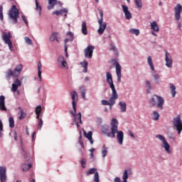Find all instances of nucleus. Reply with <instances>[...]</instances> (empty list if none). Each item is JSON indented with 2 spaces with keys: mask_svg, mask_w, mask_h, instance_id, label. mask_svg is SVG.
<instances>
[{
  "mask_svg": "<svg viewBox=\"0 0 182 182\" xmlns=\"http://www.w3.org/2000/svg\"><path fill=\"white\" fill-rule=\"evenodd\" d=\"M110 124L111 127L108 124H102L101 126V133L109 139H114L116 132H117V124H119L117 119L113 118ZM109 130L110 132H109Z\"/></svg>",
  "mask_w": 182,
  "mask_h": 182,
  "instance_id": "1",
  "label": "nucleus"
},
{
  "mask_svg": "<svg viewBox=\"0 0 182 182\" xmlns=\"http://www.w3.org/2000/svg\"><path fill=\"white\" fill-rule=\"evenodd\" d=\"M9 21L13 24L15 25L18 23V18H19V10L16 8V6L13 5L9 9Z\"/></svg>",
  "mask_w": 182,
  "mask_h": 182,
  "instance_id": "2",
  "label": "nucleus"
},
{
  "mask_svg": "<svg viewBox=\"0 0 182 182\" xmlns=\"http://www.w3.org/2000/svg\"><path fill=\"white\" fill-rule=\"evenodd\" d=\"M149 105H151V107H154V106H157L158 109L160 110H163V106L164 105V99L159 95H154L149 100Z\"/></svg>",
  "mask_w": 182,
  "mask_h": 182,
  "instance_id": "3",
  "label": "nucleus"
},
{
  "mask_svg": "<svg viewBox=\"0 0 182 182\" xmlns=\"http://www.w3.org/2000/svg\"><path fill=\"white\" fill-rule=\"evenodd\" d=\"M2 41L4 42L5 45H8L9 49L11 52H14V44L12 43V41H11V38H12V34L11 32H2L1 35Z\"/></svg>",
  "mask_w": 182,
  "mask_h": 182,
  "instance_id": "4",
  "label": "nucleus"
},
{
  "mask_svg": "<svg viewBox=\"0 0 182 182\" xmlns=\"http://www.w3.org/2000/svg\"><path fill=\"white\" fill-rule=\"evenodd\" d=\"M99 12L100 18L98 19V23L100 26L97 30V32L100 35H103V33L105 32V30L106 29V26H107V24L106 23V22H103V10H99Z\"/></svg>",
  "mask_w": 182,
  "mask_h": 182,
  "instance_id": "5",
  "label": "nucleus"
},
{
  "mask_svg": "<svg viewBox=\"0 0 182 182\" xmlns=\"http://www.w3.org/2000/svg\"><path fill=\"white\" fill-rule=\"evenodd\" d=\"M106 79L107 83L109 85V87L112 90V95H117V91H116V87L114 83H113V77L112 76V73H106Z\"/></svg>",
  "mask_w": 182,
  "mask_h": 182,
  "instance_id": "6",
  "label": "nucleus"
},
{
  "mask_svg": "<svg viewBox=\"0 0 182 182\" xmlns=\"http://www.w3.org/2000/svg\"><path fill=\"white\" fill-rule=\"evenodd\" d=\"M156 138L162 141V147L164 148V150L168 154H170V153H171V151H170V144L167 142L166 137L161 134H157L156 135Z\"/></svg>",
  "mask_w": 182,
  "mask_h": 182,
  "instance_id": "7",
  "label": "nucleus"
},
{
  "mask_svg": "<svg viewBox=\"0 0 182 182\" xmlns=\"http://www.w3.org/2000/svg\"><path fill=\"white\" fill-rule=\"evenodd\" d=\"M172 123L173 127H176L178 134H181L182 132V121L180 115L173 119Z\"/></svg>",
  "mask_w": 182,
  "mask_h": 182,
  "instance_id": "8",
  "label": "nucleus"
},
{
  "mask_svg": "<svg viewBox=\"0 0 182 182\" xmlns=\"http://www.w3.org/2000/svg\"><path fill=\"white\" fill-rule=\"evenodd\" d=\"M57 66L60 68V69H69V65H68V63L65 60L63 55L58 56L57 59Z\"/></svg>",
  "mask_w": 182,
  "mask_h": 182,
  "instance_id": "9",
  "label": "nucleus"
},
{
  "mask_svg": "<svg viewBox=\"0 0 182 182\" xmlns=\"http://www.w3.org/2000/svg\"><path fill=\"white\" fill-rule=\"evenodd\" d=\"M72 106L73 109H75L76 106H77V102L79 101V96L77 95V92L73 90L70 92Z\"/></svg>",
  "mask_w": 182,
  "mask_h": 182,
  "instance_id": "10",
  "label": "nucleus"
},
{
  "mask_svg": "<svg viewBox=\"0 0 182 182\" xmlns=\"http://www.w3.org/2000/svg\"><path fill=\"white\" fill-rule=\"evenodd\" d=\"M93 50H95V46H88L85 48V58H86V59H92L93 56Z\"/></svg>",
  "mask_w": 182,
  "mask_h": 182,
  "instance_id": "11",
  "label": "nucleus"
},
{
  "mask_svg": "<svg viewBox=\"0 0 182 182\" xmlns=\"http://www.w3.org/2000/svg\"><path fill=\"white\" fill-rule=\"evenodd\" d=\"M115 69H116V74L117 76V82L120 83L122 82V66L119 62H115Z\"/></svg>",
  "mask_w": 182,
  "mask_h": 182,
  "instance_id": "12",
  "label": "nucleus"
},
{
  "mask_svg": "<svg viewBox=\"0 0 182 182\" xmlns=\"http://www.w3.org/2000/svg\"><path fill=\"white\" fill-rule=\"evenodd\" d=\"M174 11H175V18H176V21H180V18L181 16V12H182V6H181V4H178L175 6Z\"/></svg>",
  "mask_w": 182,
  "mask_h": 182,
  "instance_id": "13",
  "label": "nucleus"
},
{
  "mask_svg": "<svg viewBox=\"0 0 182 182\" xmlns=\"http://www.w3.org/2000/svg\"><path fill=\"white\" fill-rule=\"evenodd\" d=\"M119 124H117V140L119 143V144H120L122 146V144H123V139H124V134L122 132V131H119Z\"/></svg>",
  "mask_w": 182,
  "mask_h": 182,
  "instance_id": "14",
  "label": "nucleus"
},
{
  "mask_svg": "<svg viewBox=\"0 0 182 182\" xmlns=\"http://www.w3.org/2000/svg\"><path fill=\"white\" fill-rule=\"evenodd\" d=\"M23 78H21V80L16 79L14 80V82L11 85V90L15 93L16 92H18V87L22 86V82L21 80Z\"/></svg>",
  "mask_w": 182,
  "mask_h": 182,
  "instance_id": "15",
  "label": "nucleus"
},
{
  "mask_svg": "<svg viewBox=\"0 0 182 182\" xmlns=\"http://www.w3.org/2000/svg\"><path fill=\"white\" fill-rule=\"evenodd\" d=\"M165 61L167 68H173V58H171L170 53H168L167 51L165 52Z\"/></svg>",
  "mask_w": 182,
  "mask_h": 182,
  "instance_id": "16",
  "label": "nucleus"
},
{
  "mask_svg": "<svg viewBox=\"0 0 182 182\" xmlns=\"http://www.w3.org/2000/svg\"><path fill=\"white\" fill-rule=\"evenodd\" d=\"M150 26L151 29V33L154 36H157V34H156L155 32H159L160 28L159 27V24H157V22L153 21L150 23Z\"/></svg>",
  "mask_w": 182,
  "mask_h": 182,
  "instance_id": "17",
  "label": "nucleus"
},
{
  "mask_svg": "<svg viewBox=\"0 0 182 182\" xmlns=\"http://www.w3.org/2000/svg\"><path fill=\"white\" fill-rule=\"evenodd\" d=\"M0 181L6 182V167L0 166Z\"/></svg>",
  "mask_w": 182,
  "mask_h": 182,
  "instance_id": "18",
  "label": "nucleus"
},
{
  "mask_svg": "<svg viewBox=\"0 0 182 182\" xmlns=\"http://www.w3.org/2000/svg\"><path fill=\"white\" fill-rule=\"evenodd\" d=\"M73 110H70V114H72L73 117H74V119H78L79 120V123L80 124H82V113L81 112H78L77 114H76V107H75V109H73Z\"/></svg>",
  "mask_w": 182,
  "mask_h": 182,
  "instance_id": "19",
  "label": "nucleus"
},
{
  "mask_svg": "<svg viewBox=\"0 0 182 182\" xmlns=\"http://www.w3.org/2000/svg\"><path fill=\"white\" fill-rule=\"evenodd\" d=\"M73 110H70V114H72L73 117H74V119H78L79 120V123L80 124H82V113L81 112H78L77 114H76V107H75V109H73Z\"/></svg>",
  "mask_w": 182,
  "mask_h": 182,
  "instance_id": "20",
  "label": "nucleus"
},
{
  "mask_svg": "<svg viewBox=\"0 0 182 182\" xmlns=\"http://www.w3.org/2000/svg\"><path fill=\"white\" fill-rule=\"evenodd\" d=\"M0 110L1 112H7L6 106L5 105V96H0Z\"/></svg>",
  "mask_w": 182,
  "mask_h": 182,
  "instance_id": "21",
  "label": "nucleus"
},
{
  "mask_svg": "<svg viewBox=\"0 0 182 182\" xmlns=\"http://www.w3.org/2000/svg\"><path fill=\"white\" fill-rule=\"evenodd\" d=\"M23 69V65H22V64L16 66V68L14 70L15 77H19V75H21V72H22Z\"/></svg>",
  "mask_w": 182,
  "mask_h": 182,
  "instance_id": "22",
  "label": "nucleus"
},
{
  "mask_svg": "<svg viewBox=\"0 0 182 182\" xmlns=\"http://www.w3.org/2000/svg\"><path fill=\"white\" fill-rule=\"evenodd\" d=\"M5 75H6V80H8V82L11 80V77H12V76L15 77V73L11 68L7 70V71L5 73Z\"/></svg>",
  "mask_w": 182,
  "mask_h": 182,
  "instance_id": "23",
  "label": "nucleus"
},
{
  "mask_svg": "<svg viewBox=\"0 0 182 182\" xmlns=\"http://www.w3.org/2000/svg\"><path fill=\"white\" fill-rule=\"evenodd\" d=\"M49 5L48 6V11H50V9H53L55 8V5L56 4H60V1H58V0H48Z\"/></svg>",
  "mask_w": 182,
  "mask_h": 182,
  "instance_id": "24",
  "label": "nucleus"
},
{
  "mask_svg": "<svg viewBox=\"0 0 182 182\" xmlns=\"http://www.w3.org/2000/svg\"><path fill=\"white\" fill-rule=\"evenodd\" d=\"M38 76L40 82H42V63L41 61L38 63Z\"/></svg>",
  "mask_w": 182,
  "mask_h": 182,
  "instance_id": "25",
  "label": "nucleus"
},
{
  "mask_svg": "<svg viewBox=\"0 0 182 182\" xmlns=\"http://www.w3.org/2000/svg\"><path fill=\"white\" fill-rule=\"evenodd\" d=\"M18 109L19 110L18 114H20V116H18V119L23 120V119H25V117H26V113H25L23 112V109H22V107H18Z\"/></svg>",
  "mask_w": 182,
  "mask_h": 182,
  "instance_id": "26",
  "label": "nucleus"
},
{
  "mask_svg": "<svg viewBox=\"0 0 182 182\" xmlns=\"http://www.w3.org/2000/svg\"><path fill=\"white\" fill-rule=\"evenodd\" d=\"M81 32L83 35H87V24H86V21H82V23Z\"/></svg>",
  "mask_w": 182,
  "mask_h": 182,
  "instance_id": "27",
  "label": "nucleus"
},
{
  "mask_svg": "<svg viewBox=\"0 0 182 182\" xmlns=\"http://www.w3.org/2000/svg\"><path fill=\"white\" fill-rule=\"evenodd\" d=\"M176 85H174L173 83H170V90L172 97H176V95H177V91H176Z\"/></svg>",
  "mask_w": 182,
  "mask_h": 182,
  "instance_id": "28",
  "label": "nucleus"
},
{
  "mask_svg": "<svg viewBox=\"0 0 182 182\" xmlns=\"http://www.w3.org/2000/svg\"><path fill=\"white\" fill-rule=\"evenodd\" d=\"M63 14H68V9L55 11L53 12V15H56L57 16H59V15H63Z\"/></svg>",
  "mask_w": 182,
  "mask_h": 182,
  "instance_id": "29",
  "label": "nucleus"
},
{
  "mask_svg": "<svg viewBox=\"0 0 182 182\" xmlns=\"http://www.w3.org/2000/svg\"><path fill=\"white\" fill-rule=\"evenodd\" d=\"M42 112V105H38L35 109V113L36 114V119H39L41 113Z\"/></svg>",
  "mask_w": 182,
  "mask_h": 182,
  "instance_id": "30",
  "label": "nucleus"
},
{
  "mask_svg": "<svg viewBox=\"0 0 182 182\" xmlns=\"http://www.w3.org/2000/svg\"><path fill=\"white\" fill-rule=\"evenodd\" d=\"M117 97H119L117 94H112L109 98V105H114L116 103Z\"/></svg>",
  "mask_w": 182,
  "mask_h": 182,
  "instance_id": "31",
  "label": "nucleus"
},
{
  "mask_svg": "<svg viewBox=\"0 0 182 182\" xmlns=\"http://www.w3.org/2000/svg\"><path fill=\"white\" fill-rule=\"evenodd\" d=\"M80 65H81L83 68V73H87V61H86V60H83L82 62L80 63Z\"/></svg>",
  "mask_w": 182,
  "mask_h": 182,
  "instance_id": "32",
  "label": "nucleus"
},
{
  "mask_svg": "<svg viewBox=\"0 0 182 182\" xmlns=\"http://www.w3.org/2000/svg\"><path fill=\"white\" fill-rule=\"evenodd\" d=\"M148 65L150 67V69L154 72V64H153V58H151V56H149L147 58Z\"/></svg>",
  "mask_w": 182,
  "mask_h": 182,
  "instance_id": "33",
  "label": "nucleus"
},
{
  "mask_svg": "<svg viewBox=\"0 0 182 182\" xmlns=\"http://www.w3.org/2000/svg\"><path fill=\"white\" fill-rule=\"evenodd\" d=\"M92 134L93 132H92V131L88 132L87 134L85 132V136L87 139H89L90 144H93V138L92 137Z\"/></svg>",
  "mask_w": 182,
  "mask_h": 182,
  "instance_id": "34",
  "label": "nucleus"
},
{
  "mask_svg": "<svg viewBox=\"0 0 182 182\" xmlns=\"http://www.w3.org/2000/svg\"><path fill=\"white\" fill-rule=\"evenodd\" d=\"M36 11H38V15L41 16L42 14V6L39 4V1H38V0H36Z\"/></svg>",
  "mask_w": 182,
  "mask_h": 182,
  "instance_id": "35",
  "label": "nucleus"
},
{
  "mask_svg": "<svg viewBox=\"0 0 182 182\" xmlns=\"http://www.w3.org/2000/svg\"><path fill=\"white\" fill-rule=\"evenodd\" d=\"M50 42H54V41H56L57 42H59V39L58 38V33H53L50 36Z\"/></svg>",
  "mask_w": 182,
  "mask_h": 182,
  "instance_id": "36",
  "label": "nucleus"
},
{
  "mask_svg": "<svg viewBox=\"0 0 182 182\" xmlns=\"http://www.w3.org/2000/svg\"><path fill=\"white\" fill-rule=\"evenodd\" d=\"M119 106H120L121 112H122V113H124L126 112V107H127L126 102H122V101H120L119 102Z\"/></svg>",
  "mask_w": 182,
  "mask_h": 182,
  "instance_id": "37",
  "label": "nucleus"
},
{
  "mask_svg": "<svg viewBox=\"0 0 182 182\" xmlns=\"http://www.w3.org/2000/svg\"><path fill=\"white\" fill-rule=\"evenodd\" d=\"M21 167H22L23 171H28V170H30L32 168V164H23Z\"/></svg>",
  "mask_w": 182,
  "mask_h": 182,
  "instance_id": "38",
  "label": "nucleus"
},
{
  "mask_svg": "<svg viewBox=\"0 0 182 182\" xmlns=\"http://www.w3.org/2000/svg\"><path fill=\"white\" fill-rule=\"evenodd\" d=\"M97 173V168H91L86 172V176H90V174H96Z\"/></svg>",
  "mask_w": 182,
  "mask_h": 182,
  "instance_id": "39",
  "label": "nucleus"
},
{
  "mask_svg": "<svg viewBox=\"0 0 182 182\" xmlns=\"http://www.w3.org/2000/svg\"><path fill=\"white\" fill-rule=\"evenodd\" d=\"M80 92L82 99H86V88L83 86L80 87Z\"/></svg>",
  "mask_w": 182,
  "mask_h": 182,
  "instance_id": "40",
  "label": "nucleus"
},
{
  "mask_svg": "<svg viewBox=\"0 0 182 182\" xmlns=\"http://www.w3.org/2000/svg\"><path fill=\"white\" fill-rule=\"evenodd\" d=\"M9 127L11 129H14V127H15V119H14V117H9Z\"/></svg>",
  "mask_w": 182,
  "mask_h": 182,
  "instance_id": "41",
  "label": "nucleus"
},
{
  "mask_svg": "<svg viewBox=\"0 0 182 182\" xmlns=\"http://www.w3.org/2000/svg\"><path fill=\"white\" fill-rule=\"evenodd\" d=\"M159 119H160V114L157 111H154L152 113V119L157 121Z\"/></svg>",
  "mask_w": 182,
  "mask_h": 182,
  "instance_id": "42",
  "label": "nucleus"
},
{
  "mask_svg": "<svg viewBox=\"0 0 182 182\" xmlns=\"http://www.w3.org/2000/svg\"><path fill=\"white\" fill-rule=\"evenodd\" d=\"M145 87L146 89L147 93H150V91L151 90V83H150V81H146Z\"/></svg>",
  "mask_w": 182,
  "mask_h": 182,
  "instance_id": "43",
  "label": "nucleus"
},
{
  "mask_svg": "<svg viewBox=\"0 0 182 182\" xmlns=\"http://www.w3.org/2000/svg\"><path fill=\"white\" fill-rule=\"evenodd\" d=\"M102 157H103V159H105V157H106V156H107V147H106V146L103 145L102 148Z\"/></svg>",
  "mask_w": 182,
  "mask_h": 182,
  "instance_id": "44",
  "label": "nucleus"
},
{
  "mask_svg": "<svg viewBox=\"0 0 182 182\" xmlns=\"http://www.w3.org/2000/svg\"><path fill=\"white\" fill-rule=\"evenodd\" d=\"M4 123L2 122V119H0V139L4 136Z\"/></svg>",
  "mask_w": 182,
  "mask_h": 182,
  "instance_id": "45",
  "label": "nucleus"
},
{
  "mask_svg": "<svg viewBox=\"0 0 182 182\" xmlns=\"http://www.w3.org/2000/svg\"><path fill=\"white\" fill-rule=\"evenodd\" d=\"M94 182H100V178L99 177V172H95L93 178Z\"/></svg>",
  "mask_w": 182,
  "mask_h": 182,
  "instance_id": "46",
  "label": "nucleus"
},
{
  "mask_svg": "<svg viewBox=\"0 0 182 182\" xmlns=\"http://www.w3.org/2000/svg\"><path fill=\"white\" fill-rule=\"evenodd\" d=\"M154 79L155 80V83H156V85H159L160 82H159V79H160V75H159V74L156 73L153 75Z\"/></svg>",
  "mask_w": 182,
  "mask_h": 182,
  "instance_id": "47",
  "label": "nucleus"
},
{
  "mask_svg": "<svg viewBox=\"0 0 182 182\" xmlns=\"http://www.w3.org/2000/svg\"><path fill=\"white\" fill-rule=\"evenodd\" d=\"M86 163H87L86 159L82 158L80 160V164L82 168H86Z\"/></svg>",
  "mask_w": 182,
  "mask_h": 182,
  "instance_id": "48",
  "label": "nucleus"
},
{
  "mask_svg": "<svg viewBox=\"0 0 182 182\" xmlns=\"http://www.w3.org/2000/svg\"><path fill=\"white\" fill-rule=\"evenodd\" d=\"M38 130H41L43 126V120H42V118H38Z\"/></svg>",
  "mask_w": 182,
  "mask_h": 182,
  "instance_id": "49",
  "label": "nucleus"
},
{
  "mask_svg": "<svg viewBox=\"0 0 182 182\" xmlns=\"http://www.w3.org/2000/svg\"><path fill=\"white\" fill-rule=\"evenodd\" d=\"M122 178L125 180H127V178H129V171H127V169L124 170L123 173Z\"/></svg>",
  "mask_w": 182,
  "mask_h": 182,
  "instance_id": "50",
  "label": "nucleus"
},
{
  "mask_svg": "<svg viewBox=\"0 0 182 182\" xmlns=\"http://www.w3.org/2000/svg\"><path fill=\"white\" fill-rule=\"evenodd\" d=\"M24 40H25V43L27 44V45H33V42H32V40L31 38H29V37L26 36L24 38Z\"/></svg>",
  "mask_w": 182,
  "mask_h": 182,
  "instance_id": "51",
  "label": "nucleus"
},
{
  "mask_svg": "<svg viewBox=\"0 0 182 182\" xmlns=\"http://www.w3.org/2000/svg\"><path fill=\"white\" fill-rule=\"evenodd\" d=\"M4 7L0 5V21H4Z\"/></svg>",
  "mask_w": 182,
  "mask_h": 182,
  "instance_id": "52",
  "label": "nucleus"
},
{
  "mask_svg": "<svg viewBox=\"0 0 182 182\" xmlns=\"http://www.w3.org/2000/svg\"><path fill=\"white\" fill-rule=\"evenodd\" d=\"M124 15L127 19H132V13H130V11L125 12Z\"/></svg>",
  "mask_w": 182,
  "mask_h": 182,
  "instance_id": "53",
  "label": "nucleus"
},
{
  "mask_svg": "<svg viewBox=\"0 0 182 182\" xmlns=\"http://www.w3.org/2000/svg\"><path fill=\"white\" fill-rule=\"evenodd\" d=\"M129 33H132V35H136V36H137V29L136 28L129 29Z\"/></svg>",
  "mask_w": 182,
  "mask_h": 182,
  "instance_id": "54",
  "label": "nucleus"
},
{
  "mask_svg": "<svg viewBox=\"0 0 182 182\" xmlns=\"http://www.w3.org/2000/svg\"><path fill=\"white\" fill-rule=\"evenodd\" d=\"M122 11H123L124 14L126 12H129V7H127V6L122 4Z\"/></svg>",
  "mask_w": 182,
  "mask_h": 182,
  "instance_id": "55",
  "label": "nucleus"
},
{
  "mask_svg": "<svg viewBox=\"0 0 182 182\" xmlns=\"http://www.w3.org/2000/svg\"><path fill=\"white\" fill-rule=\"evenodd\" d=\"M101 103L103 106H109V105H110V102L106 100H102Z\"/></svg>",
  "mask_w": 182,
  "mask_h": 182,
  "instance_id": "56",
  "label": "nucleus"
},
{
  "mask_svg": "<svg viewBox=\"0 0 182 182\" xmlns=\"http://www.w3.org/2000/svg\"><path fill=\"white\" fill-rule=\"evenodd\" d=\"M67 35H68V36H69V38H70V40H73V38H75V36L73 35V33H72L71 31H68V32L67 33Z\"/></svg>",
  "mask_w": 182,
  "mask_h": 182,
  "instance_id": "57",
  "label": "nucleus"
},
{
  "mask_svg": "<svg viewBox=\"0 0 182 182\" xmlns=\"http://www.w3.org/2000/svg\"><path fill=\"white\" fill-rule=\"evenodd\" d=\"M85 150V148H80L78 149V151H79V154H80V156H85V151H83Z\"/></svg>",
  "mask_w": 182,
  "mask_h": 182,
  "instance_id": "58",
  "label": "nucleus"
},
{
  "mask_svg": "<svg viewBox=\"0 0 182 182\" xmlns=\"http://www.w3.org/2000/svg\"><path fill=\"white\" fill-rule=\"evenodd\" d=\"M74 122L77 127V129H79V127H80V125H79V119L78 118H74Z\"/></svg>",
  "mask_w": 182,
  "mask_h": 182,
  "instance_id": "59",
  "label": "nucleus"
},
{
  "mask_svg": "<svg viewBox=\"0 0 182 182\" xmlns=\"http://www.w3.org/2000/svg\"><path fill=\"white\" fill-rule=\"evenodd\" d=\"M143 7V3L141 2V0H137V8H142Z\"/></svg>",
  "mask_w": 182,
  "mask_h": 182,
  "instance_id": "60",
  "label": "nucleus"
},
{
  "mask_svg": "<svg viewBox=\"0 0 182 182\" xmlns=\"http://www.w3.org/2000/svg\"><path fill=\"white\" fill-rule=\"evenodd\" d=\"M109 50H114V52H117V48L114 46L113 44H111V48H109Z\"/></svg>",
  "mask_w": 182,
  "mask_h": 182,
  "instance_id": "61",
  "label": "nucleus"
},
{
  "mask_svg": "<svg viewBox=\"0 0 182 182\" xmlns=\"http://www.w3.org/2000/svg\"><path fill=\"white\" fill-rule=\"evenodd\" d=\"M80 144L82 149H85V145L83 144V141H82V135L79 136Z\"/></svg>",
  "mask_w": 182,
  "mask_h": 182,
  "instance_id": "62",
  "label": "nucleus"
},
{
  "mask_svg": "<svg viewBox=\"0 0 182 182\" xmlns=\"http://www.w3.org/2000/svg\"><path fill=\"white\" fill-rule=\"evenodd\" d=\"M21 18H22L23 22L26 23V25H28V18H26V17L24 15H22Z\"/></svg>",
  "mask_w": 182,
  "mask_h": 182,
  "instance_id": "63",
  "label": "nucleus"
},
{
  "mask_svg": "<svg viewBox=\"0 0 182 182\" xmlns=\"http://www.w3.org/2000/svg\"><path fill=\"white\" fill-rule=\"evenodd\" d=\"M114 182H120V178L116 177V178L114 179Z\"/></svg>",
  "mask_w": 182,
  "mask_h": 182,
  "instance_id": "64",
  "label": "nucleus"
}]
</instances>
